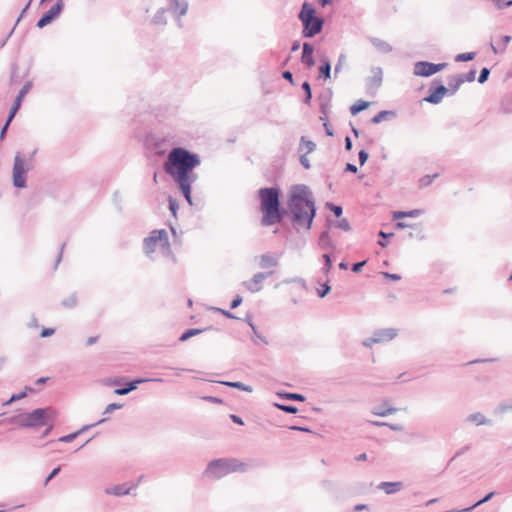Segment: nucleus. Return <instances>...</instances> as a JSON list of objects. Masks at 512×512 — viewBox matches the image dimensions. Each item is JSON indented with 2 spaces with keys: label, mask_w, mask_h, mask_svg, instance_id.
I'll use <instances>...</instances> for the list:
<instances>
[{
  "label": "nucleus",
  "mask_w": 512,
  "mask_h": 512,
  "mask_svg": "<svg viewBox=\"0 0 512 512\" xmlns=\"http://www.w3.org/2000/svg\"><path fill=\"white\" fill-rule=\"evenodd\" d=\"M282 191L278 185L263 187L258 190L261 225L268 227L280 224L289 214L292 225L310 230L317 214L315 198L305 184L293 185L287 200L288 209L281 203Z\"/></svg>",
  "instance_id": "f257e3e1"
},
{
  "label": "nucleus",
  "mask_w": 512,
  "mask_h": 512,
  "mask_svg": "<svg viewBox=\"0 0 512 512\" xmlns=\"http://www.w3.org/2000/svg\"><path fill=\"white\" fill-rule=\"evenodd\" d=\"M201 164L200 156L185 147H173L163 163V170L175 182L198 179L194 169Z\"/></svg>",
  "instance_id": "f03ea898"
},
{
  "label": "nucleus",
  "mask_w": 512,
  "mask_h": 512,
  "mask_svg": "<svg viewBox=\"0 0 512 512\" xmlns=\"http://www.w3.org/2000/svg\"><path fill=\"white\" fill-rule=\"evenodd\" d=\"M57 411L50 407L36 408L31 412L11 416L7 419L9 424H17L21 428H38L54 422Z\"/></svg>",
  "instance_id": "7ed1b4c3"
},
{
  "label": "nucleus",
  "mask_w": 512,
  "mask_h": 512,
  "mask_svg": "<svg viewBox=\"0 0 512 512\" xmlns=\"http://www.w3.org/2000/svg\"><path fill=\"white\" fill-rule=\"evenodd\" d=\"M253 466L234 457H224L211 460L205 470L204 476L212 479H221L234 472L245 473Z\"/></svg>",
  "instance_id": "20e7f679"
},
{
  "label": "nucleus",
  "mask_w": 512,
  "mask_h": 512,
  "mask_svg": "<svg viewBox=\"0 0 512 512\" xmlns=\"http://www.w3.org/2000/svg\"><path fill=\"white\" fill-rule=\"evenodd\" d=\"M298 19L302 23V37L304 38H313L320 34L325 24L324 18L319 16L316 8L307 1L302 4Z\"/></svg>",
  "instance_id": "39448f33"
},
{
  "label": "nucleus",
  "mask_w": 512,
  "mask_h": 512,
  "mask_svg": "<svg viewBox=\"0 0 512 512\" xmlns=\"http://www.w3.org/2000/svg\"><path fill=\"white\" fill-rule=\"evenodd\" d=\"M27 172L25 157L23 153L17 152L12 169V184L15 188L22 189L27 186Z\"/></svg>",
  "instance_id": "423d86ee"
},
{
  "label": "nucleus",
  "mask_w": 512,
  "mask_h": 512,
  "mask_svg": "<svg viewBox=\"0 0 512 512\" xmlns=\"http://www.w3.org/2000/svg\"><path fill=\"white\" fill-rule=\"evenodd\" d=\"M32 88V82L31 81H27L23 87L20 89V91L18 92L17 96L15 97L14 101H13V104L8 112V115H7V119L4 123V125L2 126L1 130H0V139H3L6 135V132H7V129L10 125V123L12 122V120L14 119L16 113L19 111V109L21 108V105H22V102H23V99L24 97L26 96V94L29 93V91L31 90Z\"/></svg>",
  "instance_id": "0eeeda50"
},
{
  "label": "nucleus",
  "mask_w": 512,
  "mask_h": 512,
  "mask_svg": "<svg viewBox=\"0 0 512 512\" xmlns=\"http://www.w3.org/2000/svg\"><path fill=\"white\" fill-rule=\"evenodd\" d=\"M159 244L163 248H169L170 243L168 233L165 229H155L150 232L149 236L144 238L143 247L147 255L153 253L156 245Z\"/></svg>",
  "instance_id": "6e6552de"
},
{
  "label": "nucleus",
  "mask_w": 512,
  "mask_h": 512,
  "mask_svg": "<svg viewBox=\"0 0 512 512\" xmlns=\"http://www.w3.org/2000/svg\"><path fill=\"white\" fill-rule=\"evenodd\" d=\"M445 95H448L447 87L443 85L441 79L435 78L431 81L428 95L423 98V101L437 105L442 101Z\"/></svg>",
  "instance_id": "1a4fd4ad"
},
{
  "label": "nucleus",
  "mask_w": 512,
  "mask_h": 512,
  "mask_svg": "<svg viewBox=\"0 0 512 512\" xmlns=\"http://www.w3.org/2000/svg\"><path fill=\"white\" fill-rule=\"evenodd\" d=\"M447 63H432L429 61H418L414 65V74L421 77H430L447 67Z\"/></svg>",
  "instance_id": "9d476101"
},
{
  "label": "nucleus",
  "mask_w": 512,
  "mask_h": 512,
  "mask_svg": "<svg viewBox=\"0 0 512 512\" xmlns=\"http://www.w3.org/2000/svg\"><path fill=\"white\" fill-rule=\"evenodd\" d=\"M144 146L158 156H164L167 152L166 138L153 133L146 135L144 139Z\"/></svg>",
  "instance_id": "9b49d317"
},
{
  "label": "nucleus",
  "mask_w": 512,
  "mask_h": 512,
  "mask_svg": "<svg viewBox=\"0 0 512 512\" xmlns=\"http://www.w3.org/2000/svg\"><path fill=\"white\" fill-rule=\"evenodd\" d=\"M64 9V1L57 0L56 3L38 19L36 27L42 29L54 22Z\"/></svg>",
  "instance_id": "f8f14e48"
},
{
  "label": "nucleus",
  "mask_w": 512,
  "mask_h": 512,
  "mask_svg": "<svg viewBox=\"0 0 512 512\" xmlns=\"http://www.w3.org/2000/svg\"><path fill=\"white\" fill-rule=\"evenodd\" d=\"M272 274L273 271L258 272L252 277L251 280L244 281L242 285L251 293H257L262 289V281L271 276Z\"/></svg>",
  "instance_id": "ddd939ff"
},
{
  "label": "nucleus",
  "mask_w": 512,
  "mask_h": 512,
  "mask_svg": "<svg viewBox=\"0 0 512 512\" xmlns=\"http://www.w3.org/2000/svg\"><path fill=\"white\" fill-rule=\"evenodd\" d=\"M397 336V330L394 328H381L373 332L372 341L383 343L394 339Z\"/></svg>",
  "instance_id": "4468645a"
},
{
  "label": "nucleus",
  "mask_w": 512,
  "mask_h": 512,
  "mask_svg": "<svg viewBox=\"0 0 512 512\" xmlns=\"http://www.w3.org/2000/svg\"><path fill=\"white\" fill-rule=\"evenodd\" d=\"M197 181V179L192 180H185L180 182H175L178 190L182 194V196L185 198L187 203L190 206H193V199H192V185Z\"/></svg>",
  "instance_id": "2eb2a0df"
},
{
  "label": "nucleus",
  "mask_w": 512,
  "mask_h": 512,
  "mask_svg": "<svg viewBox=\"0 0 512 512\" xmlns=\"http://www.w3.org/2000/svg\"><path fill=\"white\" fill-rule=\"evenodd\" d=\"M314 46L310 42H304L302 45L301 62L311 68L315 65V59L313 56Z\"/></svg>",
  "instance_id": "dca6fc26"
},
{
  "label": "nucleus",
  "mask_w": 512,
  "mask_h": 512,
  "mask_svg": "<svg viewBox=\"0 0 512 512\" xmlns=\"http://www.w3.org/2000/svg\"><path fill=\"white\" fill-rule=\"evenodd\" d=\"M318 246L322 250H336L337 246L330 236V228L326 227V229L320 233L318 238Z\"/></svg>",
  "instance_id": "f3484780"
},
{
  "label": "nucleus",
  "mask_w": 512,
  "mask_h": 512,
  "mask_svg": "<svg viewBox=\"0 0 512 512\" xmlns=\"http://www.w3.org/2000/svg\"><path fill=\"white\" fill-rule=\"evenodd\" d=\"M138 486L137 483L129 484V483H122L117 484L113 486L112 488H107L106 493L114 496H124L130 494L131 490L136 488Z\"/></svg>",
  "instance_id": "a211bd4d"
},
{
  "label": "nucleus",
  "mask_w": 512,
  "mask_h": 512,
  "mask_svg": "<svg viewBox=\"0 0 512 512\" xmlns=\"http://www.w3.org/2000/svg\"><path fill=\"white\" fill-rule=\"evenodd\" d=\"M373 76L366 79L367 91L377 90L382 84L383 72L380 67H376L372 70Z\"/></svg>",
  "instance_id": "6ab92c4d"
},
{
  "label": "nucleus",
  "mask_w": 512,
  "mask_h": 512,
  "mask_svg": "<svg viewBox=\"0 0 512 512\" xmlns=\"http://www.w3.org/2000/svg\"><path fill=\"white\" fill-rule=\"evenodd\" d=\"M169 8L177 18L184 16L188 10V2L186 0H168Z\"/></svg>",
  "instance_id": "aec40b11"
},
{
  "label": "nucleus",
  "mask_w": 512,
  "mask_h": 512,
  "mask_svg": "<svg viewBox=\"0 0 512 512\" xmlns=\"http://www.w3.org/2000/svg\"><path fill=\"white\" fill-rule=\"evenodd\" d=\"M331 61L330 59L324 55L320 58V65H319V75L318 77L327 80L331 77Z\"/></svg>",
  "instance_id": "412c9836"
},
{
  "label": "nucleus",
  "mask_w": 512,
  "mask_h": 512,
  "mask_svg": "<svg viewBox=\"0 0 512 512\" xmlns=\"http://www.w3.org/2000/svg\"><path fill=\"white\" fill-rule=\"evenodd\" d=\"M377 488L383 490L386 494L391 495L400 491L403 488V483L401 481H384L379 483Z\"/></svg>",
  "instance_id": "4be33fe9"
},
{
  "label": "nucleus",
  "mask_w": 512,
  "mask_h": 512,
  "mask_svg": "<svg viewBox=\"0 0 512 512\" xmlns=\"http://www.w3.org/2000/svg\"><path fill=\"white\" fill-rule=\"evenodd\" d=\"M326 227L328 228H338V229H341L343 231H350L352 228H351V225L349 223V221L346 219V218H342L340 220H333L331 219L330 217H327L326 218Z\"/></svg>",
  "instance_id": "5701e85b"
},
{
  "label": "nucleus",
  "mask_w": 512,
  "mask_h": 512,
  "mask_svg": "<svg viewBox=\"0 0 512 512\" xmlns=\"http://www.w3.org/2000/svg\"><path fill=\"white\" fill-rule=\"evenodd\" d=\"M423 210L422 209H412V210H409V211H393L392 212V219L393 220H400V219H403V218H406V217H409V218H416L420 215L423 214Z\"/></svg>",
  "instance_id": "b1692460"
},
{
  "label": "nucleus",
  "mask_w": 512,
  "mask_h": 512,
  "mask_svg": "<svg viewBox=\"0 0 512 512\" xmlns=\"http://www.w3.org/2000/svg\"><path fill=\"white\" fill-rule=\"evenodd\" d=\"M397 116L396 111L394 110H381L375 116L371 118L372 124H379L382 121L393 119Z\"/></svg>",
  "instance_id": "393cba45"
},
{
  "label": "nucleus",
  "mask_w": 512,
  "mask_h": 512,
  "mask_svg": "<svg viewBox=\"0 0 512 512\" xmlns=\"http://www.w3.org/2000/svg\"><path fill=\"white\" fill-rule=\"evenodd\" d=\"M396 411L397 408L388 406V403L384 401L381 405L374 408L373 414L380 417H386L388 415L394 414Z\"/></svg>",
  "instance_id": "a878e982"
},
{
  "label": "nucleus",
  "mask_w": 512,
  "mask_h": 512,
  "mask_svg": "<svg viewBox=\"0 0 512 512\" xmlns=\"http://www.w3.org/2000/svg\"><path fill=\"white\" fill-rule=\"evenodd\" d=\"M462 84L463 80L458 75L448 77V95H454Z\"/></svg>",
  "instance_id": "bb28decb"
},
{
  "label": "nucleus",
  "mask_w": 512,
  "mask_h": 512,
  "mask_svg": "<svg viewBox=\"0 0 512 512\" xmlns=\"http://www.w3.org/2000/svg\"><path fill=\"white\" fill-rule=\"evenodd\" d=\"M212 329V327H207V328H189L187 330H185L179 337V341L180 342H185L187 341L188 339H190L191 337H194L196 335H199L201 334L202 332L206 331V330H210Z\"/></svg>",
  "instance_id": "cd10ccee"
},
{
  "label": "nucleus",
  "mask_w": 512,
  "mask_h": 512,
  "mask_svg": "<svg viewBox=\"0 0 512 512\" xmlns=\"http://www.w3.org/2000/svg\"><path fill=\"white\" fill-rule=\"evenodd\" d=\"M466 421L468 422H474L477 426L479 425H489L491 423V421L489 419H487L482 413L480 412H476V413H472L470 414L467 418H466Z\"/></svg>",
  "instance_id": "c85d7f7f"
},
{
  "label": "nucleus",
  "mask_w": 512,
  "mask_h": 512,
  "mask_svg": "<svg viewBox=\"0 0 512 512\" xmlns=\"http://www.w3.org/2000/svg\"><path fill=\"white\" fill-rule=\"evenodd\" d=\"M219 383L224 386H227L230 388H235V389H238L241 391H246V392L253 391V388L250 385L244 384L243 382H240V381H220Z\"/></svg>",
  "instance_id": "c756f323"
},
{
  "label": "nucleus",
  "mask_w": 512,
  "mask_h": 512,
  "mask_svg": "<svg viewBox=\"0 0 512 512\" xmlns=\"http://www.w3.org/2000/svg\"><path fill=\"white\" fill-rule=\"evenodd\" d=\"M277 264H278L277 259L270 253L263 254L261 256L260 263H259L260 267L264 268V269L277 266Z\"/></svg>",
  "instance_id": "7c9ffc66"
},
{
  "label": "nucleus",
  "mask_w": 512,
  "mask_h": 512,
  "mask_svg": "<svg viewBox=\"0 0 512 512\" xmlns=\"http://www.w3.org/2000/svg\"><path fill=\"white\" fill-rule=\"evenodd\" d=\"M496 495V492L495 491H491L489 493H487L483 498H481L480 500H478L475 504H473L472 506L470 507H467V508H463L461 510H458V511H455V512H471L472 510H474L476 507L490 501L494 496Z\"/></svg>",
  "instance_id": "2f4dec72"
},
{
  "label": "nucleus",
  "mask_w": 512,
  "mask_h": 512,
  "mask_svg": "<svg viewBox=\"0 0 512 512\" xmlns=\"http://www.w3.org/2000/svg\"><path fill=\"white\" fill-rule=\"evenodd\" d=\"M371 42L378 49V51L384 54L391 52L393 49L388 42L381 40L379 38H373Z\"/></svg>",
  "instance_id": "473e14b6"
},
{
  "label": "nucleus",
  "mask_w": 512,
  "mask_h": 512,
  "mask_svg": "<svg viewBox=\"0 0 512 512\" xmlns=\"http://www.w3.org/2000/svg\"><path fill=\"white\" fill-rule=\"evenodd\" d=\"M136 389L137 388L135 387L134 383H132L131 380H127L123 386L116 388L114 393L119 396H124Z\"/></svg>",
  "instance_id": "72a5a7b5"
},
{
  "label": "nucleus",
  "mask_w": 512,
  "mask_h": 512,
  "mask_svg": "<svg viewBox=\"0 0 512 512\" xmlns=\"http://www.w3.org/2000/svg\"><path fill=\"white\" fill-rule=\"evenodd\" d=\"M370 106V102L364 100H358L350 106V113L355 116L361 111L367 109Z\"/></svg>",
  "instance_id": "f704fd0d"
},
{
  "label": "nucleus",
  "mask_w": 512,
  "mask_h": 512,
  "mask_svg": "<svg viewBox=\"0 0 512 512\" xmlns=\"http://www.w3.org/2000/svg\"><path fill=\"white\" fill-rule=\"evenodd\" d=\"M278 395L282 399L290 400V401H299L303 402L306 400V397L303 394L300 393H294V392H280Z\"/></svg>",
  "instance_id": "c9c22d12"
},
{
  "label": "nucleus",
  "mask_w": 512,
  "mask_h": 512,
  "mask_svg": "<svg viewBox=\"0 0 512 512\" xmlns=\"http://www.w3.org/2000/svg\"><path fill=\"white\" fill-rule=\"evenodd\" d=\"M167 9L161 8L159 9L152 18V23L155 25H165L167 23L165 12Z\"/></svg>",
  "instance_id": "e433bc0d"
},
{
  "label": "nucleus",
  "mask_w": 512,
  "mask_h": 512,
  "mask_svg": "<svg viewBox=\"0 0 512 512\" xmlns=\"http://www.w3.org/2000/svg\"><path fill=\"white\" fill-rule=\"evenodd\" d=\"M301 88L304 91L303 103L306 105H310L312 100V89L310 83L308 81H304L301 85Z\"/></svg>",
  "instance_id": "4c0bfd02"
},
{
  "label": "nucleus",
  "mask_w": 512,
  "mask_h": 512,
  "mask_svg": "<svg viewBox=\"0 0 512 512\" xmlns=\"http://www.w3.org/2000/svg\"><path fill=\"white\" fill-rule=\"evenodd\" d=\"M302 147H305V149H306L305 153L309 154V153H311V152H313L315 150L316 144L313 141L307 139L306 136H302L300 138L299 150H301Z\"/></svg>",
  "instance_id": "58836bf2"
},
{
  "label": "nucleus",
  "mask_w": 512,
  "mask_h": 512,
  "mask_svg": "<svg viewBox=\"0 0 512 512\" xmlns=\"http://www.w3.org/2000/svg\"><path fill=\"white\" fill-rule=\"evenodd\" d=\"M378 236L381 238L378 240L377 244L381 246L382 248H385L389 244V239H391L394 236V233L392 232H384L383 230H380L378 233Z\"/></svg>",
  "instance_id": "ea45409f"
},
{
  "label": "nucleus",
  "mask_w": 512,
  "mask_h": 512,
  "mask_svg": "<svg viewBox=\"0 0 512 512\" xmlns=\"http://www.w3.org/2000/svg\"><path fill=\"white\" fill-rule=\"evenodd\" d=\"M325 208L329 211H331L336 218L341 217L343 213V208L341 205L334 204L332 202H326Z\"/></svg>",
  "instance_id": "a19ab883"
},
{
  "label": "nucleus",
  "mask_w": 512,
  "mask_h": 512,
  "mask_svg": "<svg viewBox=\"0 0 512 512\" xmlns=\"http://www.w3.org/2000/svg\"><path fill=\"white\" fill-rule=\"evenodd\" d=\"M274 406L277 409H279L285 413H288V414H295L298 412V408L294 405L275 403Z\"/></svg>",
  "instance_id": "79ce46f5"
},
{
  "label": "nucleus",
  "mask_w": 512,
  "mask_h": 512,
  "mask_svg": "<svg viewBox=\"0 0 512 512\" xmlns=\"http://www.w3.org/2000/svg\"><path fill=\"white\" fill-rule=\"evenodd\" d=\"M475 57H476L475 52H465V53L457 54L455 57V61L456 62H469V61L474 60Z\"/></svg>",
  "instance_id": "37998d69"
},
{
  "label": "nucleus",
  "mask_w": 512,
  "mask_h": 512,
  "mask_svg": "<svg viewBox=\"0 0 512 512\" xmlns=\"http://www.w3.org/2000/svg\"><path fill=\"white\" fill-rule=\"evenodd\" d=\"M495 411H496V413H499V414H503V413H506L508 411H512V399H509V400L501 402L497 406Z\"/></svg>",
  "instance_id": "c03bdc74"
},
{
  "label": "nucleus",
  "mask_w": 512,
  "mask_h": 512,
  "mask_svg": "<svg viewBox=\"0 0 512 512\" xmlns=\"http://www.w3.org/2000/svg\"><path fill=\"white\" fill-rule=\"evenodd\" d=\"M61 304L64 308H68V309L74 308L77 304L76 293H73L69 297L63 299Z\"/></svg>",
  "instance_id": "a18cd8bd"
},
{
  "label": "nucleus",
  "mask_w": 512,
  "mask_h": 512,
  "mask_svg": "<svg viewBox=\"0 0 512 512\" xmlns=\"http://www.w3.org/2000/svg\"><path fill=\"white\" fill-rule=\"evenodd\" d=\"M439 176L438 173H435L433 175H424L419 179V185L420 187H428L432 184L435 178Z\"/></svg>",
  "instance_id": "49530a36"
},
{
  "label": "nucleus",
  "mask_w": 512,
  "mask_h": 512,
  "mask_svg": "<svg viewBox=\"0 0 512 512\" xmlns=\"http://www.w3.org/2000/svg\"><path fill=\"white\" fill-rule=\"evenodd\" d=\"M167 200H168L169 210H170L171 214L174 217H176L178 209H179V203H178L177 199L174 198L173 196L169 195Z\"/></svg>",
  "instance_id": "de8ad7c7"
},
{
  "label": "nucleus",
  "mask_w": 512,
  "mask_h": 512,
  "mask_svg": "<svg viewBox=\"0 0 512 512\" xmlns=\"http://www.w3.org/2000/svg\"><path fill=\"white\" fill-rule=\"evenodd\" d=\"M331 291V286L329 280H326L325 283L321 285L319 289H317V295L319 298H324Z\"/></svg>",
  "instance_id": "09e8293b"
},
{
  "label": "nucleus",
  "mask_w": 512,
  "mask_h": 512,
  "mask_svg": "<svg viewBox=\"0 0 512 512\" xmlns=\"http://www.w3.org/2000/svg\"><path fill=\"white\" fill-rule=\"evenodd\" d=\"M319 119L323 122V127H324V130H325V134L327 136H334V131L331 127V125L329 124L328 122V117L327 116H320Z\"/></svg>",
  "instance_id": "8fccbe9b"
},
{
  "label": "nucleus",
  "mask_w": 512,
  "mask_h": 512,
  "mask_svg": "<svg viewBox=\"0 0 512 512\" xmlns=\"http://www.w3.org/2000/svg\"><path fill=\"white\" fill-rule=\"evenodd\" d=\"M489 75H490V69H489V68H487V67H483V68L480 70V73H479V76H478L477 81H478L480 84H483V83H485V82L488 80Z\"/></svg>",
  "instance_id": "3c124183"
},
{
  "label": "nucleus",
  "mask_w": 512,
  "mask_h": 512,
  "mask_svg": "<svg viewBox=\"0 0 512 512\" xmlns=\"http://www.w3.org/2000/svg\"><path fill=\"white\" fill-rule=\"evenodd\" d=\"M458 76H459V78H462L463 83L464 82H472L475 80L476 70L471 69L469 72H467L465 74H459Z\"/></svg>",
  "instance_id": "603ef678"
},
{
  "label": "nucleus",
  "mask_w": 512,
  "mask_h": 512,
  "mask_svg": "<svg viewBox=\"0 0 512 512\" xmlns=\"http://www.w3.org/2000/svg\"><path fill=\"white\" fill-rule=\"evenodd\" d=\"M26 397V391H21L19 393H16V394H12V396L10 397L9 400H7L6 402L3 403V405H10L12 404L13 402L15 401H18V400H21L23 398Z\"/></svg>",
  "instance_id": "864d4df0"
},
{
  "label": "nucleus",
  "mask_w": 512,
  "mask_h": 512,
  "mask_svg": "<svg viewBox=\"0 0 512 512\" xmlns=\"http://www.w3.org/2000/svg\"><path fill=\"white\" fill-rule=\"evenodd\" d=\"M131 381H132V383H134L135 387L138 388V386L142 383L149 382V381L163 382V379H161V378L149 379V378L137 377V378L132 379Z\"/></svg>",
  "instance_id": "5fc2aeb1"
},
{
  "label": "nucleus",
  "mask_w": 512,
  "mask_h": 512,
  "mask_svg": "<svg viewBox=\"0 0 512 512\" xmlns=\"http://www.w3.org/2000/svg\"><path fill=\"white\" fill-rule=\"evenodd\" d=\"M216 312L222 314L224 317L228 318V319H240L239 317H237L234 313H232L231 311L229 310H225V309H222V308H218V307H214L213 308Z\"/></svg>",
  "instance_id": "6e6d98bb"
},
{
  "label": "nucleus",
  "mask_w": 512,
  "mask_h": 512,
  "mask_svg": "<svg viewBox=\"0 0 512 512\" xmlns=\"http://www.w3.org/2000/svg\"><path fill=\"white\" fill-rule=\"evenodd\" d=\"M79 436V432H73L64 436H61L58 441L63 443H70Z\"/></svg>",
  "instance_id": "4d7b16f0"
},
{
  "label": "nucleus",
  "mask_w": 512,
  "mask_h": 512,
  "mask_svg": "<svg viewBox=\"0 0 512 512\" xmlns=\"http://www.w3.org/2000/svg\"><path fill=\"white\" fill-rule=\"evenodd\" d=\"M239 320L245 321L251 328L252 332H256V325L253 322V315L250 312L246 313L245 317L243 319L240 318Z\"/></svg>",
  "instance_id": "13d9d810"
},
{
  "label": "nucleus",
  "mask_w": 512,
  "mask_h": 512,
  "mask_svg": "<svg viewBox=\"0 0 512 512\" xmlns=\"http://www.w3.org/2000/svg\"><path fill=\"white\" fill-rule=\"evenodd\" d=\"M60 471H61L60 465L53 468L52 471L46 477L44 484L47 485L52 479H54L59 474Z\"/></svg>",
  "instance_id": "bf43d9fd"
},
{
  "label": "nucleus",
  "mask_w": 512,
  "mask_h": 512,
  "mask_svg": "<svg viewBox=\"0 0 512 512\" xmlns=\"http://www.w3.org/2000/svg\"><path fill=\"white\" fill-rule=\"evenodd\" d=\"M345 59H346V56L344 54H340L339 58H338V61H337V64L335 65V68H334V75L336 76L342 69V66L345 62Z\"/></svg>",
  "instance_id": "052dcab7"
},
{
  "label": "nucleus",
  "mask_w": 512,
  "mask_h": 512,
  "mask_svg": "<svg viewBox=\"0 0 512 512\" xmlns=\"http://www.w3.org/2000/svg\"><path fill=\"white\" fill-rule=\"evenodd\" d=\"M368 158H369V153L366 150L361 149L358 152V160H359V163L361 166H363L367 162Z\"/></svg>",
  "instance_id": "680f3d73"
},
{
  "label": "nucleus",
  "mask_w": 512,
  "mask_h": 512,
  "mask_svg": "<svg viewBox=\"0 0 512 512\" xmlns=\"http://www.w3.org/2000/svg\"><path fill=\"white\" fill-rule=\"evenodd\" d=\"M367 260L355 262L352 264L351 270L354 273H359L362 271L363 267L366 265Z\"/></svg>",
  "instance_id": "e2e57ef3"
},
{
  "label": "nucleus",
  "mask_w": 512,
  "mask_h": 512,
  "mask_svg": "<svg viewBox=\"0 0 512 512\" xmlns=\"http://www.w3.org/2000/svg\"><path fill=\"white\" fill-rule=\"evenodd\" d=\"M123 407V404H119V403H110L106 406L103 414H108V413H111L113 412L114 410H118V409H121Z\"/></svg>",
  "instance_id": "0e129e2a"
},
{
  "label": "nucleus",
  "mask_w": 512,
  "mask_h": 512,
  "mask_svg": "<svg viewBox=\"0 0 512 512\" xmlns=\"http://www.w3.org/2000/svg\"><path fill=\"white\" fill-rule=\"evenodd\" d=\"M200 398L206 402H210L213 404H223V399L216 396H202Z\"/></svg>",
  "instance_id": "69168bd1"
},
{
  "label": "nucleus",
  "mask_w": 512,
  "mask_h": 512,
  "mask_svg": "<svg viewBox=\"0 0 512 512\" xmlns=\"http://www.w3.org/2000/svg\"><path fill=\"white\" fill-rule=\"evenodd\" d=\"M242 302H243V298H242V296H240V295H236V296L232 299V301H231V303H230V309H236L237 307H239V306L242 304Z\"/></svg>",
  "instance_id": "338daca9"
},
{
  "label": "nucleus",
  "mask_w": 512,
  "mask_h": 512,
  "mask_svg": "<svg viewBox=\"0 0 512 512\" xmlns=\"http://www.w3.org/2000/svg\"><path fill=\"white\" fill-rule=\"evenodd\" d=\"M252 333H253V335H254V336H255V338H256V339H253V341H254L255 343H257V340H258V341H259V342H261L262 344H265V345H267V344H268V340L266 339V337H264V336H263V335L258 331V329H257V328H256V332H252Z\"/></svg>",
  "instance_id": "774afa93"
}]
</instances>
